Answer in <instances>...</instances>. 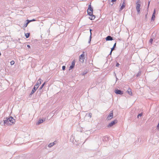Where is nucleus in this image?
<instances>
[{"label": "nucleus", "mask_w": 159, "mask_h": 159, "mask_svg": "<svg viewBox=\"0 0 159 159\" xmlns=\"http://www.w3.org/2000/svg\"><path fill=\"white\" fill-rule=\"evenodd\" d=\"M4 125H11L15 122V120L13 118L10 116L9 118H6L3 120Z\"/></svg>", "instance_id": "1"}, {"label": "nucleus", "mask_w": 159, "mask_h": 159, "mask_svg": "<svg viewBox=\"0 0 159 159\" xmlns=\"http://www.w3.org/2000/svg\"><path fill=\"white\" fill-rule=\"evenodd\" d=\"M117 121L116 120H115L112 122H111L108 125L107 127H110L114 125L116 123H117Z\"/></svg>", "instance_id": "2"}, {"label": "nucleus", "mask_w": 159, "mask_h": 159, "mask_svg": "<svg viewBox=\"0 0 159 159\" xmlns=\"http://www.w3.org/2000/svg\"><path fill=\"white\" fill-rule=\"evenodd\" d=\"M84 53V52L83 53ZM84 53L82 54L79 57L80 61V62L82 63H83L84 62Z\"/></svg>", "instance_id": "3"}, {"label": "nucleus", "mask_w": 159, "mask_h": 159, "mask_svg": "<svg viewBox=\"0 0 159 159\" xmlns=\"http://www.w3.org/2000/svg\"><path fill=\"white\" fill-rule=\"evenodd\" d=\"M113 111H111V113L109 115L107 116V119L108 120H110L113 118Z\"/></svg>", "instance_id": "4"}, {"label": "nucleus", "mask_w": 159, "mask_h": 159, "mask_svg": "<svg viewBox=\"0 0 159 159\" xmlns=\"http://www.w3.org/2000/svg\"><path fill=\"white\" fill-rule=\"evenodd\" d=\"M115 92L116 93L118 94L122 95L123 94V91L119 89H116L115 91Z\"/></svg>", "instance_id": "5"}, {"label": "nucleus", "mask_w": 159, "mask_h": 159, "mask_svg": "<svg viewBox=\"0 0 159 159\" xmlns=\"http://www.w3.org/2000/svg\"><path fill=\"white\" fill-rule=\"evenodd\" d=\"M155 13H156V11H155V9L153 11V14L152 16V17L151 18V21H154V20L155 19Z\"/></svg>", "instance_id": "6"}, {"label": "nucleus", "mask_w": 159, "mask_h": 159, "mask_svg": "<svg viewBox=\"0 0 159 159\" xmlns=\"http://www.w3.org/2000/svg\"><path fill=\"white\" fill-rule=\"evenodd\" d=\"M106 41H111L113 40V38L110 36H108L106 38Z\"/></svg>", "instance_id": "7"}, {"label": "nucleus", "mask_w": 159, "mask_h": 159, "mask_svg": "<svg viewBox=\"0 0 159 159\" xmlns=\"http://www.w3.org/2000/svg\"><path fill=\"white\" fill-rule=\"evenodd\" d=\"M45 120L43 119H40L39 120L38 122L36 123V125H39L41 123L43 122Z\"/></svg>", "instance_id": "8"}, {"label": "nucleus", "mask_w": 159, "mask_h": 159, "mask_svg": "<svg viewBox=\"0 0 159 159\" xmlns=\"http://www.w3.org/2000/svg\"><path fill=\"white\" fill-rule=\"evenodd\" d=\"M136 6L137 7H141V4L139 0H137V2H136Z\"/></svg>", "instance_id": "9"}, {"label": "nucleus", "mask_w": 159, "mask_h": 159, "mask_svg": "<svg viewBox=\"0 0 159 159\" xmlns=\"http://www.w3.org/2000/svg\"><path fill=\"white\" fill-rule=\"evenodd\" d=\"M36 89L35 88V87H34L33 88V89L31 92L30 93V96H31L32 94H33L36 91Z\"/></svg>", "instance_id": "10"}, {"label": "nucleus", "mask_w": 159, "mask_h": 159, "mask_svg": "<svg viewBox=\"0 0 159 159\" xmlns=\"http://www.w3.org/2000/svg\"><path fill=\"white\" fill-rule=\"evenodd\" d=\"M125 3L124 2H123V4L121 6V7L120 9V11H121L125 7Z\"/></svg>", "instance_id": "11"}, {"label": "nucleus", "mask_w": 159, "mask_h": 159, "mask_svg": "<svg viewBox=\"0 0 159 159\" xmlns=\"http://www.w3.org/2000/svg\"><path fill=\"white\" fill-rule=\"evenodd\" d=\"M87 11L93 12V8L91 7V5H90L89 6V8Z\"/></svg>", "instance_id": "12"}, {"label": "nucleus", "mask_w": 159, "mask_h": 159, "mask_svg": "<svg viewBox=\"0 0 159 159\" xmlns=\"http://www.w3.org/2000/svg\"><path fill=\"white\" fill-rule=\"evenodd\" d=\"M136 9L137 11L138 14H139L140 12V7H136Z\"/></svg>", "instance_id": "13"}, {"label": "nucleus", "mask_w": 159, "mask_h": 159, "mask_svg": "<svg viewBox=\"0 0 159 159\" xmlns=\"http://www.w3.org/2000/svg\"><path fill=\"white\" fill-rule=\"evenodd\" d=\"M26 21L27 22L24 25L23 27V29H25L27 26L28 24L30 23V21H29L28 20H27Z\"/></svg>", "instance_id": "14"}, {"label": "nucleus", "mask_w": 159, "mask_h": 159, "mask_svg": "<svg viewBox=\"0 0 159 159\" xmlns=\"http://www.w3.org/2000/svg\"><path fill=\"white\" fill-rule=\"evenodd\" d=\"M56 141H55L54 142H53V143H50L48 145V147H49V148H50V147H52L55 144H56Z\"/></svg>", "instance_id": "15"}, {"label": "nucleus", "mask_w": 159, "mask_h": 159, "mask_svg": "<svg viewBox=\"0 0 159 159\" xmlns=\"http://www.w3.org/2000/svg\"><path fill=\"white\" fill-rule=\"evenodd\" d=\"M75 65V62L74 61H73L71 63V66H70V70L73 68L74 67Z\"/></svg>", "instance_id": "16"}, {"label": "nucleus", "mask_w": 159, "mask_h": 159, "mask_svg": "<svg viewBox=\"0 0 159 159\" xmlns=\"http://www.w3.org/2000/svg\"><path fill=\"white\" fill-rule=\"evenodd\" d=\"M92 31V30L91 29H90V37H89V43H90V42L91 40V38H92V32H91Z\"/></svg>", "instance_id": "17"}, {"label": "nucleus", "mask_w": 159, "mask_h": 159, "mask_svg": "<svg viewBox=\"0 0 159 159\" xmlns=\"http://www.w3.org/2000/svg\"><path fill=\"white\" fill-rule=\"evenodd\" d=\"M41 79H39L37 81L36 84H37L39 86L41 84Z\"/></svg>", "instance_id": "18"}, {"label": "nucleus", "mask_w": 159, "mask_h": 159, "mask_svg": "<svg viewBox=\"0 0 159 159\" xmlns=\"http://www.w3.org/2000/svg\"><path fill=\"white\" fill-rule=\"evenodd\" d=\"M45 84V82H44L42 85L41 86V87H40L39 89V92H41V90L43 88V87L44 86Z\"/></svg>", "instance_id": "19"}, {"label": "nucleus", "mask_w": 159, "mask_h": 159, "mask_svg": "<svg viewBox=\"0 0 159 159\" xmlns=\"http://www.w3.org/2000/svg\"><path fill=\"white\" fill-rule=\"evenodd\" d=\"M90 16V20H93L95 18V16L93 15V14Z\"/></svg>", "instance_id": "20"}, {"label": "nucleus", "mask_w": 159, "mask_h": 159, "mask_svg": "<svg viewBox=\"0 0 159 159\" xmlns=\"http://www.w3.org/2000/svg\"><path fill=\"white\" fill-rule=\"evenodd\" d=\"M25 35L26 38H28L30 36V34L29 33H27L26 34H25Z\"/></svg>", "instance_id": "21"}, {"label": "nucleus", "mask_w": 159, "mask_h": 159, "mask_svg": "<svg viewBox=\"0 0 159 159\" xmlns=\"http://www.w3.org/2000/svg\"><path fill=\"white\" fill-rule=\"evenodd\" d=\"M128 93L129 95H132V92H131V90H128Z\"/></svg>", "instance_id": "22"}, {"label": "nucleus", "mask_w": 159, "mask_h": 159, "mask_svg": "<svg viewBox=\"0 0 159 159\" xmlns=\"http://www.w3.org/2000/svg\"><path fill=\"white\" fill-rule=\"evenodd\" d=\"M87 12H88V14L90 16L93 13V12H92L91 11H87Z\"/></svg>", "instance_id": "23"}, {"label": "nucleus", "mask_w": 159, "mask_h": 159, "mask_svg": "<svg viewBox=\"0 0 159 159\" xmlns=\"http://www.w3.org/2000/svg\"><path fill=\"white\" fill-rule=\"evenodd\" d=\"M141 74V71H139L138 74L136 75V76L137 77H139Z\"/></svg>", "instance_id": "24"}, {"label": "nucleus", "mask_w": 159, "mask_h": 159, "mask_svg": "<svg viewBox=\"0 0 159 159\" xmlns=\"http://www.w3.org/2000/svg\"><path fill=\"white\" fill-rule=\"evenodd\" d=\"M88 72V71L87 70L86 71H84V72H83L82 73V75H85L86 73H87Z\"/></svg>", "instance_id": "25"}, {"label": "nucleus", "mask_w": 159, "mask_h": 159, "mask_svg": "<svg viewBox=\"0 0 159 159\" xmlns=\"http://www.w3.org/2000/svg\"><path fill=\"white\" fill-rule=\"evenodd\" d=\"M153 39L151 38V39L149 40V43H150L151 44L152 43V41H153Z\"/></svg>", "instance_id": "26"}, {"label": "nucleus", "mask_w": 159, "mask_h": 159, "mask_svg": "<svg viewBox=\"0 0 159 159\" xmlns=\"http://www.w3.org/2000/svg\"><path fill=\"white\" fill-rule=\"evenodd\" d=\"M10 63H11V65H13L15 63V62L14 61H11V62H10Z\"/></svg>", "instance_id": "27"}, {"label": "nucleus", "mask_w": 159, "mask_h": 159, "mask_svg": "<svg viewBox=\"0 0 159 159\" xmlns=\"http://www.w3.org/2000/svg\"><path fill=\"white\" fill-rule=\"evenodd\" d=\"M92 114L91 113H89L88 114V116L90 118H91L92 116Z\"/></svg>", "instance_id": "28"}, {"label": "nucleus", "mask_w": 159, "mask_h": 159, "mask_svg": "<svg viewBox=\"0 0 159 159\" xmlns=\"http://www.w3.org/2000/svg\"><path fill=\"white\" fill-rule=\"evenodd\" d=\"M35 20H36L35 19H33L32 20H28V21H30V22H32V21H35Z\"/></svg>", "instance_id": "29"}, {"label": "nucleus", "mask_w": 159, "mask_h": 159, "mask_svg": "<svg viewBox=\"0 0 159 159\" xmlns=\"http://www.w3.org/2000/svg\"><path fill=\"white\" fill-rule=\"evenodd\" d=\"M34 87H35V88L36 89H37V88H38L39 87V86L37 84H35V86H34Z\"/></svg>", "instance_id": "30"}, {"label": "nucleus", "mask_w": 159, "mask_h": 159, "mask_svg": "<svg viewBox=\"0 0 159 159\" xmlns=\"http://www.w3.org/2000/svg\"><path fill=\"white\" fill-rule=\"evenodd\" d=\"M65 68H66V66H62V70H65Z\"/></svg>", "instance_id": "31"}, {"label": "nucleus", "mask_w": 159, "mask_h": 159, "mask_svg": "<svg viewBox=\"0 0 159 159\" xmlns=\"http://www.w3.org/2000/svg\"><path fill=\"white\" fill-rule=\"evenodd\" d=\"M109 138V137L108 136H105L104 137V139H108Z\"/></svg>", "instance_id": "32"}, {"label": "nucleus", "mask_w": 159, "mask_h": 159, "mask_svg": "<svg viewBox=\"0 0 159 159\" xmlns=\"http://www.w3.org/2000/svg\"><path fill=\"white\" fill-rule=\"evenodd\" d=\"M142 115H143V113H141L139 114L138 115L139 116L141 117V116H142Z\"/></svg>", "instance_id": "33"}, {"label": "nucleus", "mask_w": 159, "mask_h": 159, "mask_svg": "<svg viewBox=\"0 0 159 159\" xmlns=\"http://www.w3.org/2000/svg\"><path fill=\"white\" fill-rule=\"evenodd\" d=\"M119 65V64L117 62L116 64V66L117 67H118Z\"/></svg>", "instance_id": "34"}, {"label": "nucleus", "mask_w": 159, "mask_h": 159, "mask_svg": "<svg viewBox=\"0 0 159 159\" xmlns=\"http://www.w3.org/2000/svg\"><path fill=\"white\" fill-rule=\"evenodd\" d=\"M114 48H114L113 47L111 48V52H112V51L114 50Z\"/></svg>", "instance_id": "35"}, {"label": "nucleus", "mask_w": 159, "mask_h": 159, "mask_svg": "<svg viewBox=\"0 0 159 159\" xmlns=\"http://www.w3.org/2000/svg\"><path fill=\"white\" fill-rule=\"evenodd\" d=\"M116 43H115V44H114V45H113V47L114 48H115L116 47Z\"/></svg>", "instance_id": "36"}, {"label": "nucleus", "mask_w": 159, "mask_h": 159, "mask_svg": "<svg viewBox=\"0 0 159 159\" xmlns=\"http://www.w3.org/2000/svg\"><path fill=\"white\" fill-rule=\"evenodd\" d=\"M157 129H159V123H158V124L157 126Z\"/></svg>", "instance_id": "37"}, {"label": "nucleus", "mask_w": 159, "mask_h": 159, "mask_svg": "<svg viewBox=\"0 0 159 159\" xmlns=\"http://www.w3.org/2000/svg\"><path fill=\"white\" fill-rule=\"evenodd\" d=\"M150 1H148V7H149V4H150Z\"/></svg>", "instance_id": "38"}, {"label": "nucleus", "mask_w": 159, "mask_h": 159, "mask_svg": "<svg viewBox=\"0 0 159 159\" xmlns=\"http://www.w3.org/2000/svg\"><path fill=\"white\" fill-rule=\"evenodd\" d=\"M116 0H111V2H116Z\"/></svg>", "instance_id": "39"}, {"label": "nucleus", "mask_w": 159, "mask_h": 159, "mask_svg": "<svg viewBox=\"0 0 159 159\" xmlns=\"http://www.w3.org/2000/svg\"><path fill=\"white\" fill-rule=\"evenodd\" d=\"M27 47L29 48H30V45H27Z\"/></svg>", "instance_id": "40"}, {"label": "nucleus", "mask_w": 159, "mask_h": 159, "mask_svg": "<svg viewBox=\"0 0 159 159\" xmlns=\"http://www.w3.org/2000/svg\"><path fill=\"white\" fill-rule=\"evenodd\" d=\"M111 53H112V52H111H111H110V54H109V55H111Z\"/></svg>", "instance_id": "41"}, {"label": "nucleus", "mask_w": 159, "mask_h": 159, "mask_svg": "<svg viewBox=\"0 0 159 159\" xmlns=\"http://www.w3.org/2000/svg\"><path fill=\"white\" fill-rule=\"evenodd\" d=\"M139 116L138 115V116H137V118H139Z\"/></svg>", "instance_id": "42"}, {"label": "nucleus", "mask_w": 159, "mask_h": 159, "mask_svg": "<svg viewBox=\"0 0 159 159\" xmlns=\"http://www.w3.org/2000/svg\"><path fill=\"white\" fill-rule=\"evenodd\" d=\"M117 79H118L117 78V77H116V80H117Z\"/></svg>", "instance_id": "43"}]
</instances>
